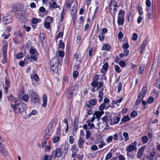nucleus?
<instances>
[{
    "mask_svg": "<svg viewBox=\"0 0 160 160\" xmlns=\"http://www.w3.org/2000/svg\"><path fill=\"white\" fill-rule=\"evenodd\" d=\"M11 106L13 108L14 112L18 114L24 112L27 109L26 104L24 103L20 102L17 103L16 100L15 101V105L11 104Z\"/></svg>",
    "mask_w": 160,
    "mask_h": 160,
    "instance_id": "f257e3e1",
    "label": "nucleus"
},
{
    "mask_svg": "<svg viewBox=\"0 0 160 160\" xmlns=\"http://www.w3.org/2000/svg\"><path fill=\"white\" fill-rule=\"evenodd\" d=\"M118 7L116 2L114 0H111L109 3V11L113 18L115 16L117 12L116 8Z\"/></svg>",
    "mask_w": 160,
    "mask_h": 160,
    "instance_id": "f03ea898",
    "label": "nucleus"
},
{
    "mask_svg": "<svg viewBox=\"0 0 160 160\" xmlns=\"http://www.w3.org/2000/svg\"><path fill=\"white\" fill-rule=\"evenodd\" d=\"M16 16L20 22H23L26 20V17H28L26 12L24 10H18L16 13Z\"/></svg>",
    "mask_w": 160,
    "mask_h": 160,
    "instance_id": "7ed1b4c3",
    "label": "nucleus"
},
{
    "mask_svg": "<svg viewBox=\"0 0 160 160\" xmlns=\"http://www.w3.org/2000/svg\"><path fill=\"white\" fill-rule=\"evenodd\" d=\"M147 92V88L146 87H143L141 91L139 93L138 98L136 102V105H138L142 101L143 97H144Z\"/></svg>",
    "mask_w": 160,
    "mask_h": 160,
    "instance_id": "20e7f679",
    "label": "nucleus"
},
{
    "mask_svg": "<svg viewBox=\"0 0 160 160\" xmlns=\"http://www.w3.org/2000/svg\"><path fill=\"white\" fill-rule=\"evenodd\" d=\"M77 90L76 87L74 86L68 89L66 92V97L68 98H72L74 94L77 92Z\"/></svg>",
    "mask_w": 160,
    "mask_h": 160,
    "instance_id": "39448f33",
    "label": "nucleus"
},
{
    "mask_svg": "<svg viewBox=\"0 0 160 160\" xmlns=\"http://www.w3.org/2000/svg\"><path fill=\"white\" fill-rule=\"evenodd\" d=\"M137 142L135 141L132 142L127 147L126 149L127 151L128 152H131L137 150Z\"/></svg>",
    "mask_w": 160,
    "mask_h": 160,
    "instance_id": "423d86ee",
    "label": "nucleus"
},
{
    "mask_svg": "<svg viewBox=\"0 0 160 160\" xmlns=\"http://www.w3.org/2000/svg\"><path fill=\"white\" fill-rule=\"evenodd\" d=\"M30 98L32 102L34 103H37L38 101V98L35 92L33 91L30 92Z\"/></svg>",
    "mask_w": 160,
    "mask_h": 160,
    "instance_id": "0eeeda50",
    "label": "nucleus"
},
{
    "mask_svg": "<svg viewBox=\"0 0 160 160\" xmlns=\"http://www.w3.org/2000/svg\"><path fill=\"white\" fill-rule=\"evenodd\" d=\"M62 154L61 149L60 148H58L56 151H53L52 152V155L56 157H60Z\"/></svg>",
    "mask_w": 160,
    "mask_h": 160,
    "instance_id": "6e6552de",
    "label": "nucleus"
},
{
    "mask_svg": "<svg viewBox=\"0 0 160 160\" xmlns=\"http://www.w3.org/2000/svg\"><path fill=\"white\" fill-rule=\"evenodd\" d=\"M50 65L58 66L59 59L57 57L54 58L51 60Z\"/></svg>",
    "mask_w": 160,
    "mask_h": 160,
    "instance_id": "1a4fd4ad",
    "label": "nucleus"
},
{
    "mask_svg": "<svg viewBox=\"0 0 160 160\" xmlns=\"http://www.w3.org/2000/svg\"><path fill=\"white\" fill-rule=\"evenodd\" d=\"M84 140L83 138L81 137H80L78 141V147L82 149L83 147V145L84 143Z\"/></svg>",
    "mask_w": 160,
    "mask_h": 160,
    "instance_id": "9d476101",
    "label": "nucleus"
},
{
    "mask_svg": "<svg viewBox=\"0 0 160 160\" xmlns=\"http://www.w3.org/2000/svg\"><path fill=\"white\" fill-rule=\"evenodd\" d=\"M108 67V64L107 62H106L102 67V68L101 69V72L104 75L107 72Z\"/></svg>",
    "mask_w": 160,
    "mask_h": 160,
    "instance_id": "9b49d317",
    "label": "nucleus"
},
{
    "mask_svg": "<svg viewBox=\"0 0 160 160\" xmlns=\"http://www.w3.org/2000/svg\"><path fill=\"white\" fill-rule=\"evenodd\" d=\"M96 77H94L91 83V85L94 88H95L98 86V82L97 80L98 79V76L97 75H95Z\"/></svg>",
    "mask_w": 160,
    "mask_h": 160,
    "instance_id": "f8f14e48",
    "label": "nucleus"
},
{
    "mask_svg": "<svg viewBox=\"0 0 160 160\" xmlns=\"http://www.w3.org/2000/svg\"><path fill=\"white\" fill-rule=\"evenodd\" d=\"M0 151L2 154L4 156H7L8 153L7 150L4 146L0 147Z\"/></svg>",
    "mask_w": 160,
    "mask_h": 160,
    "instance_id": "ddd939ff",
    "label": "nucleus"
},
{
    "mask_svg": "<svg viewBox=\"0 0 160 160\" xmlns=\"http://www.w3.org/2000/svg\"><path fill=\"white\" fill-rule=\"evenodd\" d=\"M104 88H102V91H99L98 92V98H99L98 100V101L99 102H101L103 99V93L102 92V91L103 90Z\"/></svg>",
    "mask_w": 160,
    "mask_h": 160,
    "instance_id": "4468645a",
    "label": "nucleus"
},
{
    "mask_svg": "<svg viewBox=\"0 0 160 160\" xmlns=\"http://www.w3.org/2000/svg\"><path fill=\"white\" fill-rule=\"evenodd\" d=\"M50 68L52 72L54 73H57L58 70V66L50 65Z\"/></svg>",
    "mask_w": 160,
    "mask_h": 160,
    "instance_id": "2eb2a0df",
    "label": "nucleus"
},
{
    "mask_svg": "<svg viewBox=\"0 0 160 160\" xmlns=\"http://www.w3.org/2000/svg\"><path fill=\"white\" fill-rule=\"evenodd\" d=\"M94 113L95 114V115L96 116V118L99 120V119L100 118L101 116L103 114L104 112L103 111H95Z\"/></svg>",
    "mask_w": 160,
    "mask_h": 160,
    "instance_id": "dca6fc26",
    "label": "nucleus"
},
{
    "mask_svg": "<svg viewBox=\"0 0 160 160\" xmlns=\"http://www.w3.org/2000/svg\"><path fill=\"white\" fill-rule=\"evenodd\" d=\"M43 102L42 106L43 107H45L47 106V97L46 94H44L43 95Z\"/></svg>",
    "mask_w": 160,
    "mask_h": 160,
    "instance_id": "f3484780",
    "label": "nucleus"
},
{
    "mask_svg": "<svg viewBox=\"0 0 160 160\" xmlns=\"http://www.w3.org/2000/svg\"><path fill=\"white\" fill-rule=\"evenodd\" d=\"M110 48V46L109 44H105L102 46L101 50L102 51L104 50L107 51H108L109 50Z\"/></svg>",
    "mask_w": 160,
    "mask_h": 160,
    "instance_id": "a211bd4d",
    "label": "nucleus"
},
{
    "mask_svg": "<svg viewBox=\"0 0 160 160\" xmlns=\"http://www.w3.org/2000/svg\"><path fill=\"white\" fill-rule=\"evenodd\" d=\"M148 42H147V39H146L142 43L141 45V48L142 50V51L141 52V53L143 51V50L145 48V47L147 45Z\"/></svg>",
    "mask_w": 160,
    "mask_h": 160,
    "instance_id": "6ab92c4d",
    "label": "nucleus"
},
{
    "mask_svg": "<svg viewBox=\"0 0 160 160\" xmlns=\"http://www.w3.org/2000/svg\"><path fill=\"white\" fill-rule=\"evenodd\" d=\"M31 58L33 60L35 61H37L38 60V58L34 56L31 55L30 57L26 56L24 58V60H29Z\"/></svg>",
    "mask_w": 160,
    "mask_h": 160,
    "instance_id": "aec40b11",
    "label": "nucleus"
},
{
    "mask_svg": "<svg viewBox=\"0 0 160 160\" xmlns=\"http://www.w3.org/2000/svg\"><path fill=\"white\" fill-rule=\"evenodd\" d=\"M124 22V18L118 17L117 22L118 25H123Z\"/></svg>",
    "mask_w": 160,
    "mask_h": 160,
    "instance_id": "412c9836",
    "label": "nucleus"
},
{
    "mask_svg": "<svg viewBox=\"0 0 160 160\" xmlns=\"http://www.w3.org/2000/svg\"><path fill=\"white\" fill-rule=\"evenodd\" d=\"M71 150L74 153H76L78 151V148L76 145L74 144L72 146Z\"/></svg>",
    "mask_w": 160,
    "mask_h": 160,
    "instance_id": "4be33fe9",
    "label": "nucleus"
},
{
    "mask_svg": "<svg viewBox=\"0 0 160 160\" xmlns=\"http://www.w3.org/2000/svg\"><path fill=\"white\" fill-rule=\"evenodd\" d=\"M7 47L8 43L7 42L6 45H4L2 47L3 57H4V58L5 57V55H6V53L7 50Z\"/></svg>",
    "mask_w": 160,
    "mask_h": 160,
    "instance_id": "5701e85b",
    "label": "nucleus"
},
{
    "mask_svg": "<svg viewBox=\"0 0 160 160\" xmlns=\"http://www.w3.org/2000/svg\"><path fill=\"white\" fill-rule=\"evenodd\" d=\"M68 144H65L64 145H62V148L63 150V152L65 153H67L68 152Z\"/></svg>",
    "mask_w": 160,
    "mask_h": 160,
    "instance_id": "b1692460",
    "label": "nucleus"
},
{
    "mask_svg": "<svg viewBox=\"0 0 160 160\" xmlns=\"http://www.w3.org/2000/svg\"><path fill=\"white\" fill-rule=\"evenodd\" d=\"M125 12L122 9H120L119 11L118 17H122L124 18Z\"/></svg>",
    "mask_w": 160,
    "mask_h": 160,
    "instance_id": "393cba45",
    "label": "nucleus"
},
{
    "mask_svg": "<svg viewBox=\"0 0 160 160\" xmlns=\"http://www.w3.org/2000/svg\"><path fill=\"white\" fill-rule=\"evenodd\" d=\"M57 55L58 56L60 57H63L64 55V51L61 50H58L57 52Z\"/></svg>",
    "mask_w": 160,
    "mask_h": 160,
    "instance_id": "a878e982",
    "label": "nucleus"
},
{
    "mask_svg": "<svg viewBox=\"0 0 160 160\" xmlns=\"http://www.w3.org/2000/svg\"><path fill=\"white\" fill-rule=\"evenodd\" d=\"M65 45L64 43L62 40H60L59 42L58 47L59 48L63 49L64 48Z\"/></svg>",
    "mask_w": 160,
    "mask_h": 160,
    "instance_id": "bb28decb",
    "label": "nucleus"
},
{
    "mask_svg": "<svg viewBox=\"0 0 160 160\" xmlns=\"http://www.w3.org/2000/svg\"><path fill=\"white\" fill-rule=\"evenodd\" d=\"M55 124L53 122H51L48 125V127L53 131L55 127Z\"/></svg>",
    "mask_w": 160,
    "mask_h": 160,
    "instance_id": "cd10ccee",
    "label": "nucleus"
},
{
    "mask_svg": "<svg viewBox=\"0 0 160 160\" xmlns=\"http://www.w3.org/2000/svg\"><path fill=\"white\" fill-rule=\"evenodd\" d=\"M86 123H87L88 126V127L89 129H91L94 127V124L92 123H91V121H87L86 122Z\"/></svg>",
    "mask_w": 160,
    "mask_h": 160,
    "instance_id": "c85d7f7f",
    "label": "nucleus"
},
{
    "mask_svg": "<svg viewBox=\"0 0 160 160\" xmlns=\"http://www.w3.org/2000/svg\"><path fill=\"white\" fill-rule=\"evenodd\" d=\"M144 65L142 64L138 70V73L139 74H142V73L144 69Z\"/></svg>",
    "mask_w": 160,
    "mask_h": 160,
    "instance_id": "c756f323",
    "label": "nucleus"
},
{
    "mask_svg": "<svg viewBox=\"0 0 160 160\" xmlns=\"http://www.w3.org/2000/svg\"><path fill=\"white\" fill-rule=\"evenodd\" d=\"M40 20H39L38 18H32L31 20V22L33 24H36L38 23V22H40Z\"/></svg>",
    "mask_w": 160,
    "mask_h": 160,
    "instance_id": "7c9ffc66",
    "label": "nucleus"
},
{
    "mask_svg": "<svg viewBox=\"0 0 160 160\" xmlns=\"http://www.w3.org/2000/svg\"><path fill=\"white\" fill-rule=\"evenodd\" d=\"M123 136L124 137L125 141H127L129 139V137L127 132H124L122 134Z\"/></svg>",
    "mask_w": 160,
    "mask_h": 160,
    "instance_id": "2f4dec72",
    "label": "nucleus"
},
{
    "mask_svg": "<svg viewBox=\"0 0 160 160\" xmlns=\"http://www.w3.org/2000/svg\"><path fill=\"white\" fill-rule=\"evenodd\" d=\"M53 131L52 130L47 127L46 130L45 132L46 134L48 135H50L52 133Z\"/></svg>",
    "mask_w": 160,
    "mask_h": 160,
    "instance_id": "473e14b6",
    "label": "nucleus"
},
{
    "mask_svg": "<svg viewBox=\"0 0 160 160\" xmlns=\"http://www.w3.org/2000/svg\"><path fill=\"white\" fill-rule=\"evenodd\" d=\"M5 86H4V87L8 88H9L10 86L9 80L7 78H5Z\"/></svg>",
    "mask_w": 160,
    "mask_h": 160,
    "instance_id": "72a5a7b5",
    "label": "nucleus"
},
{
    "mask_svg": "<svg viewBox=\"0 0 160 160\" xmlns=\"http://www.w3.org/2000/svg\"><path fill=\"white\" fill-rule=\"evenodd\" d=\"M130 118L128 116H125L123 117L122 119L121 122H127L129 121Z\"/></svg>",
    "mask_w": 160,
    "mask_h": 160,
    "instance_id": "f704fd0d",
    "label": "nucleus"
},
{
    "mask_svg": "<svg viewBox=\"0 0 160 160\" xmlns=\"http://www.w3.org/2000/svg\"><path fill=\"white\" fill-rule=\"evenodd\" d=\"M22 99L24 101L27 102L29 99L28 95L27 94L23 95L22 97Z\"/></svg>",
    "mask_w": 160,
    "mask_h": 160,
    "instance_id": "c9c22d12",
    "label": "nucleus"
},
{
    "mask_svg": "<svg viewBox=\"0 0 160 160\" xmlns=\"http://www.w3.org/2000/svg\"><path fill=\"white\" fill-rule=\"evenodd\" d=\"M53 18L49 16H47L46 18V20L47 21V22H49L50 23L53 22Z\"/></svg>",
    "mask_w": 160,
    "mask_h": 160,
    "instance_id": "e433bc0d",
    "label": "nucleus"
},
{
    "mask_svg": "<svg viewBox=\"0 0 160 160\" xmlns=\"http://www.w3.org/2000/svg\"><path fill=\"white\" fill-rule=\"evenodd\" d=\"M142 141L143 143H146L148 141V138L146 136H144L142 137Z\"/></svg>",
    "mask_w": 160,
    "mask_h": 160,
    "instance_id": "4c0bfd02",
    "label": "nucleus"
},
{
    "mask_svg": "<svg viewBox=\"0 0 160 160\" xmlns=\"http://www.w3.org/2000/svg\"><path fill=\"white\" fill-rule=\"evenodd\" d=\"M52 156H48L47 155H46L44 157L43 160H51L52 158Z\"/></svg>",
    "mask_w": 160,
    "mask_h": 160,
    "instance_id": "58836bf2",
    "label": "nucleus"
},
{
    "mask_svg": "<svg viewBox=\"0 0 160 160\" xmlns=\"http://www.w3.org/2000/svg\"><path fill=\"white\" fill-rule=\"evenodd\" d=\"M91 135V132L89 130L87 131L86 132V138L87 139H89Z\"/></svg>",
    "mask_w": 160,
    "mask_h": 160,
    "instance_id": "ea45409f",
    "label": "nucleus"
},
{
    "mask_svg": "<svg viewBox=\"0 0 160 160\" xmlns=\"http://www.w3.org/2000/svg\"><path fill=\"white\" fill-rule=\"evenodd\" d=\"M63 35V32H60L58 35H56L55 37V39L57 40V39L60 38L62 37Z\"/></svg>",
    "mask_w": 160,
    "mask_h": 160,
    "instance_id": "a19ab883",
    "label": "nucleus"
},
{
    "mask_svg": "<svg viewBox=\"0 0 160 160\" xmlns=\"http://www.w3.org/2000/svg\"><path fill=\"white\" fill-rule=\"evenodd\" d=\"M115 68V70L116 72L117 73H120L121 71V70L120 68V67L118 65H115L114 66Z\"/></svg>",
    "mask_w": 160,
    "mask_h": 160,
    "instance_id": "79ce46f5",
    "label": "nucleus"
},
{
    "mask_svg": "<svg viewBox=\"0 0 160 160\" xmlns=\"http://www.w3.org/2000/svg\"><path fill=\"white\" fill-rule=\"evenodd\" d=\"M89 102L91 104H92L93 106L95 105L96 104L97 102V100L96 99H92Z\"/></svg>",
    "mask_w": 160,
    "mask_h": 160,
    "instance_id": "37998d69",
    "label": "nucleus"
},
{
    "mask_svg": "<svg viewBox=\"0 0 160 160\" xmlns=\"http://www.w3.org/2000/svg\"><path fill=\"white\" fill-rule=\"evenodd\" d=\"M60 137L59 136L54 137L53 138V143H57L59 140Z\"/></svg>",
    "mask_w": 160,
    "mask_h": 160,
    "instance_id": "c03bdc74",
    "label": "nucleus"
},
{
    "mask_svg": "<svg viewBox=\"0 0 160 160\" xmlns=\"http://www.w3.org/2000/svg\"><path fill=\"white\" fill-rule=\"evenodd\" d=\"M137 115V112L135 110L133 111L131 114V117L134 118Z\"/></svg>",
    "mask_w": 160,
    "mask_h": 160,
    "instance_id": "a18cd8bd",
    "label": "nucleus"
},
{
    "mask_svg": "<svg viewBox=\"0 0 160 160\" xmlns=\"http://www.w3.org/2000/svg\"><path fill=\"white\" fill-rule=\"evenodd\" d=\"M106 106V104L104 103H102L99 107V110L100 111H102Z\"/></svg>",
    "mask_w": 160,
    "mask_h": 160,
    "instance_id": "49530a36",
    "label": "nucleus"
},
{
    "mask_svg": "<svg viewBox=\"0 0 160 160\" xmlns=\"http://www.w3.org/2000/svg\"><path fill=\"white\" fill-rule=\"evenodd\" d=\"M112 154L111 152H109L106 155L105 157V160H108L112 157Z\"/></svg>",
    "mask_w": 160,
    "mask_h": 160,
    "instance_id": "de8ad7c7",
    "label": "nucleus"
},
{
    "mask_svg": "<svg viewBox=\"0 0 160 160\" xmlns=\"http://www.w3.org/2000/svg\"><path fill=\"white\" fill-rule=\"evenodd\" d=\"M51 7L53 9L56 8L58 7V5L55 2H53L51 4Z\"/></svg>",
    "mask_w": 160,
    "mask_h": 160,
    "instance_id": "09e8293b",
    "label": "nucleus"
},
{
    "mask_svg": "<svg viewBox=\"0 0 160 160\" xmlns=\"http://www.w3.org/2000/svg\"><path fill=\"white\" fill-rule=\"evenodd\" d=\"M16 58L18 59H19L23 57V54L22 53H19L16 55Z\"/></svg>",
    "mask_w": 160,
    "mask_h": 160,
    "instance_id": "8fccbe9b",
    "label": "nucleus"
},
{
    "mask_svg": "<svg viewBox=\"0 0 160 160\" xmlns=\"http://www.w3.org/2000/svg\"><path fill=\"white\" fill-rule=\"evenodd\" d=\"M69 142L71 144H72L73 143L74 141V137L73 136H70L69 137Z\"/></svg>",
    "mask_w": 160,
    "mask_h": 160,
    "instance_id": "3c124183",
    "label": "nucleus"
},
{
    "mask_svg": "<svg viewBox=\"0 0 160 160\" xmlns=\"http://www.w3.org/2000/svg\"><path fill=\"white\" fill-rule=\"evenodd\" d=\"M32 78L36 82H38L39 80V78L37 74H35L34 75Z\"/></svg>",
    "mask_w": 160,
    "mask_h": 160,
    "instance_id": "603ef678",
    "label": "nucleus"
},
{
    "mask_svg": "<svg viewBox=\"0 0 160 160\" xmlns=\"http://www.w3.org/2000/svg\"><path fill=\"white\" fill-rule=\"evenodd\" d=\"M98 149L97 146L96 145H93L91 147V150L92 151H96Z\"/></svg>",
    "mask_w": 160,
    "mask_h": 160,
    "instance_id": "864d4df0",
    "label": "nucleus"
},
{
    "mask_svg": "<svg viewBox=\"0 0 160 160\" xmlns=\"http://www.w3.org/2000/svg\"><path fill=\"white\" fill-rule=\"evenodd\" d=\"M93 106L92 104H90L89 102L88 103L86 104L85 106L87 108H88L90 109H91L93 108Z\"/></svg>",
    "mask_w": 160,
    "mask_h": 160,
    "instance_id": "5fc2aeb1",
    "label": "nucleus"
},
{
    "mask_svg": "<svg viewBox=\"0 0 160 160\" xmlns=\"http://www.w3.org/2000/svg\"><path fill=\"white\" fill-rule=\"evenodd\" d=\"M120 119V118L119 117H116L113 121V122L114 124H116L118 123V122H119Z\"/></svg>",
    "mask_w": 160,
    "mask_h": 160,
    "instance_id": "6e6d98bb",
    "label": "nucleus"
},
{
    "mask_svg": "<svg viewBox=\"0 0 160 160\" xmlns=\"http://www.w3.org/2000/svg\"><path fill=\"white\" fill-rule=\"evenodd\" d=\"M154 101V99L152 97H150L148 98V103H152Z\"/></svg>",
    "mask_w": 160,
    "mask_h": 160,
    "instance_id": "4d7b16f0",
    "label": "nucleus"
},
{
    "mask_svg": "<svg viewBox=\"0 0 160 160\" xmlns=\"http://www.w3.org/2000/svg\"><path fill=\"white\" fill-rule=\"evenodd\" d=\"M129 47V45L128 43H126L122 45V48L124 50L127 49Z\"/></svg>",
    "mask_w": 160,
    "mask_h": 160,
    "instance_id": "13d9d810",
    "label": "nucleus"
},
{
    "mask_svg": "<svg viewBox=\"0 0 160 160\" xmlns=\"http://www.w3.org/2000/svg\"><path fill=\"white\" fill-rule=\"evenodd\" d=\"M102 121L105 122L107 123L108 121V117L106 116H104L103 118H102Z\"/></svg>",
    "mask_w": 160,
    "mask_h": 160,
    "instance_id": "bf43d9fd",
    "label": "nucleus"
},
{
    "mask_svg": "<svg viewBox=\"0 0 160 160\" xmlns=\"http://www.w3.org/2000/svg\"><path fill=\"white\" fill-rule=\"evenodd\" d=\"M138 38L137 34L135 33H134L133 34L132 37V39L133 41H136L137 40Z\"/></svg>",
    "mask_w": 160,
    "mask_h": 160,
    "instance_id": "052dcab7",
    "label": "nucleus"
},
{
    "mask_svg": "<svg viewBox=\"0 0 160 160\" xmlns=\"http://www.w3.org/2000/svg\"><path fill=\"white\" fill-rule=\"evenodd\" d=\"M50 26V23L49 22H46L44 24V27L48 29Z\"/></svg>",
    "mask_w": 160,
    "mask_h": 160,
    "instance_id": "680f3d73",
    "label": "nucleus"
},
{
    "mask_svg": "<svg viewBox=\"0 0 160 160\" xmlns=\"http://www.w3.org/2000/svg\"><path fill=\"white\" fill-rule=\"evenodd\" d=\"M74 125H78V119L77 117H75L74 118Z\"/></svg>",
    "mask_w": 160,
    "mask_h": 160,
    "instance_id": "e2e57ef3",
    "label": "nucleus"
},
{
    "mask_svg": "<svg viewBox=\"0 0 160 160\" xmlns=\"http://www.w3.org/2000/svg\"><path fill=\"white\" fill-rule=\"evenodd\" d=\"M78 72L76 71H74L73 73V78H77L78 76Z\"/></svg>",
    "mask_w": 160,
    "mask_h": 160,
    "instance_id": "0e129e2a",
    "label": "nucleus"
},
{
    "mask_svg": "<svg viewBox=\"0 0 160 160\" xmlns=\"http://www.w3.org/2000/svg\"><path fill=\"white\" fill-rule=\"evenodd\" d=\"M104 35H103L101 33V34L99 35L98 36V37L99 38L100 40H101V41H102L104 39Z\"/></svg>",
    "mask_w": 160,
    "mask_h": 160,
    "instance_id": "69168bd1",
    "label": "nucleus"
},
{
    "mask_svg": "<svg viewBox=\"0 0 160 160\" xmlns=\"http://www.w3.org/2000/svg\"><path fill=\"white\" fill-rule=\"evenodd\" d=\"M119 64L121 67L123 68L125 66V63L124 61H122L120 62Z\"/></svg>",
    "mask_w": 160,
    "mask_h": 160,
    "instance_id": "338daca9",
    "label": "nucleus"
},
{
    "mask_svg": "<svg viewBox=\"0 0 160 160\" xmlns=\"http://www.w3.org/2000/svg\"><path fill=\"white\" fill-rule=\"evenodd\" d=\"M123 36V33L122 32H119L118 35V38L119 39H121V38H122Z\"/></svg>",
    "mask_w": 160,
    "mask_h": 160,
    "instance_id": "774afa93",
    "label": "nucleus"
}]
</instances>
